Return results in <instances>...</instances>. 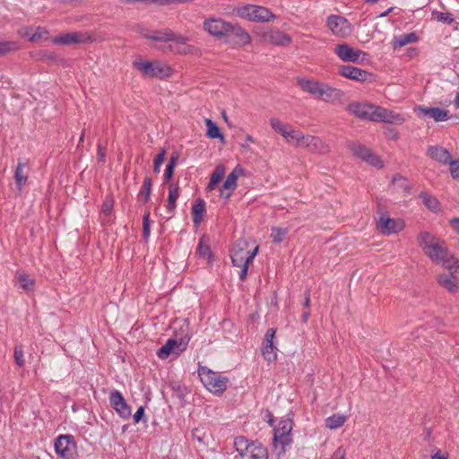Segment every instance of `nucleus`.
I'll return each mask as SVG.
<instances>
[{"mask_svg":"<svg viewBox=\"0 0 459 459\" xmlns=\"http://www.w3.org/2000/svg\"><path fill=\"white\" fill-rule=\"evenodd\" d=\"M258 249V246L250 248L249 242L244 238L237 240L230 249V258L233 265L241 269L239 273L241 281L247 278L248 266L257 255Z\"/></svg>","mask_w":459,"mask_h":459,"instance_id":"3","label":"nucleus"},{"mask_svg":"<svg viewBox=\"0 0 459 459\" xmlns=\"http://www.w3.org/2000/svg\"><path fill=\"white\" fill-rule=\"evenodd\" d=\"M49 32L47 29L42 27L33 28V35L30 37L31 42H38L41 39H47L48 38Z\"/></svg>","mask_w":459,"mask_h":459,"instance_id":"44","label":"nucleus"},{"mask_svg":"<svg viewBox=\"0 0 459 459\" xmlns=\"http://www.w3.org/2000/svg\"><path fill=\"white\" fill-rule=\"evenodd\" d=\"M293 127L290 126L289 125H287V126L285 127L284 130H282L281 135L284 138V140L286 141L289 137V134L290 133V131L292 130Z\"/></svg>","mask_w":459,"mask_h":459,"instance_id":"63","label":"nucleus"},{"mask_svg":"<svg viewBox=\"0 0 459 459\" xmlns=\"http://www.w3.org/2000/svg\"><path fill=\"white\" fill-rule=\"evenodd\" d=\"M419 40V36L415 32H410L406 34L395 37L392 42L394 48H402L405 45L416 43Z\"/></svg>","mask_w":459,"mask_h":459,"instance_id":"32","label":"nucleus"},{"mask_svg":"<svg viewBox=\"0 0 459 459\" xmlns=\"http://www.w3.org/2000/svg\"><path fill=\"white\" fill-rule=\"evenodd\" d=\"M152 1L160 5L176 4V0H152Z\"/></svg>","mask_w":459,"mask_h":459,"instance_id":"61","label":"nucleus"},{"mask_svg":"<svg viewBox=\"0 0 459 459\" xmlns=\"http://www.w3.org/2000/svg\"><path fill=\"white\" fill-rule=\"evenodd\" d=\"M207 131L206 135L211 139H219L221 142H224V136L221 133L219 126L211 119L206 118L204 120Z\"/></svg>","mask_w":459,"mask_h":459,"instance_id":"37","label":"nucleus"},{"mask_svg":"<svg viewBox=\"0 0 459 459\" xmlns=\"http://www.w3.org/2000/svg\"><path fill=\"white\" fill-rule=\"evenodd\" d=\"M347 416L342 413H335L325 420V427L331 430L337 429L347 421Z\"/></svg>","mask_w":459,"mask_h":459,"instance_id":"31","label":"nucleus"},{"mask_svg":"<svg viewBox=\"0 0 459 459\" xmlns=\"http://www.w3.org/2000/svg\"><path fill=\"white\" fill-rule=\"evenodd\" d=\"M175 158H171L169 160V163L167 165L166 170H165V178L167 180L170 179V178L173 175L174 167H175Z\"/></svg>","mask_w":459,"mask_h":459,"instance_id":"54","label":"nucleus"},{"mask_svg":"<svg viewBox=\"0 0 459 459\" xmlns=\"http://www.w3.org/2000/svg\"><path fill=\"white\" fill-rule=\"evenodd\" d=\"M98 159L101 162L104 161V159H105V152L101 147H99V150H98Z\"/></svg>","mask_w":459,"mask_h":459,"instance_id":"64","label":"nucleus"},{"mask_svg":"<svg viewBox=\"0 0 459 459\" xmlns=\"http://www.w3.org/2000/svg\"><path fill=\"white\" fill-rule=\"evenodd\" d=\"M427 153L432 160L441 164H448L452 159L450 152L442 146H429Z\"/></svg>","mask_w":459,"mask_h":459,"instance_id":"27","label":"nucleus"},{"mask_svg":"<svg viewBox=\"0 0 459 459\" xmlns=\"http://www.w3.org/2000/svg\"><path fill=\"white\" fill-rule=\"evenodd\" d=\"M448 164H449V170H450L451 177L454 179H458L459 178V160L451 159L450 161L448 162Z\"/></svg>","mask_w":459,"mask_h":459,"instance_id":"49","label":"nucleus"},{"mask_svg":"<svg viewBox=\"0 0 459 459\" xmlns=\"http://www.w3.org/2000/svg\"><path fill=\"white\" fill-rule=\"evenodd\" d=\"M245 175L246 170L241 165L238 164L235 166L218 189L220 198L229 200L237 189L238 178Z\"/></svg>","mask_w":459,"mask_h":459,"instance_id":"12","label":"nucleus"},{"mask_svg":"<svg viewBox=\"0 0 459 459\" xmlns=\"http://www.w3.org/2000/svg\"><path fill=\"white\" fill-rule=\"evenodd\" d=\"M149 213H146L143 218V236L147 238L150 235V223H149Z\"/></svg>","mask_w":459,"mask_h":459,"instance_id":"58","label":"nucleus"},{"mask_svg":"<svg viewBox=\"0 0 459 459\" xmlns=\"http://www.w3.org/2000/svg\"><path fill=\"white\" fill-rule=\"evenodd\" d=\"M25 163L19 161L15 169V182L18 188H21L27 181V174L24 172Z\"/></svg>","mask_w":459,"mask_h":459,"instance_id":"39","label":"nucleus"},{"mask_svg":"<svg viewBox=\"0 0 459 459\" xmlns=\"http://www.w3.org/2000/svg\"><path fill=\"white\" fill-rule=\"evenodd\" d=\"M350 150L352 154L358 158L362 159L369 165L376 168H382L384 166L381 159L374 154L370 149L367 148L364 145L360 144H351L350 146Z\"/></svg>","mask_w":459,"mask_h":459,"instance_id":"20","label":"nucleus"},{"mask_svg":"<svg viewBox=\"0 0 459 459\" xmlns=\"http://www.w3.org/2000/svg\"><path fill=\"white\" fill-rule=\"evenodd\" d=\"M56 54L49 50H41L38 54V59L42 61H56Z\"/></svg>","mask_w":459,"mask_h":459,"instance_id":"47","label":"nucleus"},{"mask_svg":"<svg viewBox=\"0 0 459 459\" xmlns=\"http://www.w3.org/2000/svg\"><path fill=\"white\" fill-rule=\"evenodd\" d=\"M134 67L143 76L159 80H167L174 74L171 65L159 59L138 58L134 61Z\"/></svg>","mask_w":459,"mask_h":459,"instance_id":"4","label":"nucleus"},{"mask_svg":"<svg viewBox=\"0 0 459 459\" xmlns=\"http://www.w3.org/2000/svg\"><path fill=\"white\" fill-rule=\"evenodd\" d=\"M16 281L19 288L26 291L32 290L35 286V280L25 273H18Z\"/></svg>","mask_w":459,"mask_h":459,"instance_id":"33","label":"nucleus"},{"mask_svg":"<svg viewBox=\"0 0 459 459\" xmlns=\"http://www.w3.org/2000/svg\"><path fill=\"white\" fill-rule=\"evenodd\" d=\"M339 74L346 78L359 82H373V74L351 65H341L338 68Z\"/></svg>","mask_w":459,"mask_h":459,"instance_id":"17","label":"nucleus"},{"mask_svg":"<svg viewBox=\"0 0 459 459\" xmlns=\"http://www.w3.org/2000/svg\"><path fill=\"white\" fill-rule=\"evenodd\" d=\"M413 110L418 116L432 118L435 122H445L451 117L449 110L440 108L416 106Z\"/></svg>","mask_w":459,"mask_h":459,"instance_id":"21","label":"nucleus"},{"mask_svg":"<svg viewBox=\"0 0 459 459\" xmlns=\"http://www.w3.org/2000/svg\"><path fill=\"white\" fill-rule=\"evenodd\" d=\"M303 148L318 154H327L330 152V145L322 138L307 134Z\"/></svg>","mask_w":459,"mask_h":459,"instance_id":"24","label":"nucleus"},{"mask_svg":"<svg viewBox=\"0 0 459 459\" xmlns=\"http://www.w3.org/2000/svg\"><path fill=\"white\" fill-rule=\"evenodd\" d=\"M55 449L58 455L69 458L74 455L75 444L69 435L60 436L55 442Z\"/></svg>","mask_w":459,"mask_h":459,"instance_id":"23","label":"nucleus"},{"mask_svg":"<svg viewBox=\"0 0 459 459\" xmlns=\"http://www.w3.org/2000/svg\"><path fill=\"white\" fill-rule=\"evenodd\" d=\"M237 42L242 46L249 45L251 43V36L249 33L238 24L232 23V30H230Z\"/></svg>","mask_w":459,"mask_h":459,"instance_id":"30","label":"nucleus"},{"mask_svg":"<svg viewBox=\"0 0 459 459\" xmlns=\"http://www.w3.org/2000/svg\"><path fill=\"white\" fill-rule=\"evenodd\" d=\"M18 35L22 38H26L30 41V37L33 35V28L22 27L18 30Z\"/></svg>","mask_w":459,"mask_h":459,"instance_id":"53","label":"nucleus"},{"mask_svg":"<svg viewBox=\"0 0 459 459\" xmlns=\"http://www.w3.org/2000/svg\"><path fill=\"white\" fill-rule=\"evenodd\" d=\"M226 172V168L223 164H218L212 173L211 174L210 181L207 185L206 190L213 191L218 183L222 179Z\"/></svg>","mask_w":459,"mask_h":459,"instance_id":"29","label":"nucleus"},{"mask_svg":"<svg viewBox=\"0 0 459 459\" xmlns=\"http://www.w3.org/2000/svg\"><path fill=\"white\" fill-rule=\"evenodd\" d=\"M293 429L292 417L288 414L282 417L273 430V451L282 455L287 446L292 443L291 431Z\"/></svg>","mask_w":459,"mask_h":459,"instance_id":"6","label":"nucleus"},{"mask_svg":"<svg viewBox=\"0 0 459 459\" xmlns=\"http://www.w3.org/2000/svg\"><path fill=\"white\" fill-rule=\"evenodd\" d=\"M83 41V34L79 32H69L56 36L52 39V42L56 45L70 46L79 44Z\"/></svg>","mask_w":459,"mask_h":459,"instance_id":"26","label":"nucleus"},{"mask_svg":"<svg viewBox=\"0 0 459 459\" xmlns=\"http://www.w3.org/2000/svg\"><path fill=\"white\" fill-rule=\"evenodd\" d=\"M333 52L342 62L363 64L367 58L365 52L354 48L346 43L336 45Z\"/></svg>","mask_w":459,"mask_h":459,"instance_id":"15","label":"nucleus"},{"mask_svg":"<svg viewBox=\"0 0 459 459\" xmlns=\"http://www.w3.org/2000/svg\"><path fill=\"white\" fill-rule=\"evenodd\" d=\"M306 135L307 134H304L301 131L292 128L286 143L295 145L296 147L303 148Z\"/></svg>","mask_w":459,"mask_h":459,"instance_id":"38","label":"nucleus"},{"mask_svg":"<svg viewBox=\"0 0 459 459\" xmlns=\"http://www.w3.org/2000/svg\"><path fill=\"white\" fill-rule=\"evenodd\" d=\"M179 196V189L178 186L171 185L169 189V200H171L172 202H177L178 198Z\"/></svg>","mask_w":459,"mask_h":459,"instance_id":"52","label":"nucleus"},{"mask_svg":"<svg viewBox=\"0 0 459 459\" xmlns=\"http://www.w3.org/2000/svg\"><path fill=\"white\" fill-rule=\"evenodd\" d=\"M109 401L114 410L124 419H127L131 415V409L118 391H113L110 394Z\"/></svg>","mask_w":459,"mask_h":459,"instance_id":"25","label":"nucleus"},{"mask_svg":"<svg viewBox=\"0 0 459 459\" xmlns=\"http://www.w3.org/2000/svg\"><path fill=\"white\" fill-rule=\"evenodd\" d=\"M152 179L146 177L143 179V186L139 193V197L143 199L144 203L148 202L150 199L151 192H152Z\"/></svg>","mask_w":459,"mask_h":459,"instance_id":"41","label":"nucleus"},{"mask_svg":"<svg viewBox=\"0 0 459 459\" xmlns=\"http://www.w3.org/2000/svg\"><path fill=\"white\" fill-rule=\"evenodd\" d=\"M204 30L216 39H223L230 35L232 23L221 18L209 17L204 21Z\"/></svg>","mask_w":459,"mask_h":459,"instance_id":"14","label":"nucleus"},{"mask_svg":"<svg viewBox=\"0 0 459 459\" xmlns=\"http://www.w3.org/2000/svg\"><path fill=\"white\" fill-rule=\"evenodd\" d=\"M197 254L200 257L207 258L208 260L212 258V252L205 237H202L199 240Z\"/></svg>","mask_w":459,"mask_h":459,"instance_id":"40","label":"nucleus"},{"mask_svg":"<svg viewBox=\"0 0 459 459\" xmlns=\"http://www.w3.org/2000/svg\"><path fill=\"white\" fill-rule=\"evenodd\" d=\"M346 451L342 446H339L332 455L331 459H345Z\"/></svg>","mask_w":459,"mask_h":459,"instance_id":"56","label":"nucleus"},{"mask_svg":"<svg viewBox=\"0 0 459 459\" xmlns=\"http://www.w3.org/2000/svg\"><path fill=\"white\" fill-rule=\"evenodd\" d=\"M377 105L370 104L368 102L352 101L348 104L347 110L354 115L355 117L373 122Z\"/></svg>","mask_w":459,"mask_h":459,"instance_id":"18","label":"nucleus"},{"mask_svg":"<svg viewBox=\"0 0 459 459\" xmlns=\"http://www.w3.org/2000/svg\"><path fill=\"white\" fill-rule=\"evenodd\" d=\"M255 143V138L251 134H247L245 135L244 142L242 143H240V147L242 149L247 150V149H249L250 145Z\"/></svg>","mask_w":459,"mask_h":459,"instance_id":"57","label":"nucleus"},{"mask_svg":"<svg viewBox=\"0 0 459 459\" xmlns=\"http://www.w3.org/2000/svg\"><path fill=\"white\" fill-rule=\"evenodd\" d=\"M18 49L19 44L16 41H0V56Z\"/></svg>","mask_w":459,"mask_h":459,"instance_id":"43","label":"nucleus"},{"mask_svg":"<svg viewBox=\"0 0 459 459\" xmlns=\"http://www.w3.org/2000/svg\"><path fill=\"white\" fill-rule=\"evenodd\" d=\"M232 14L252 22H270L277 18L269 8L252 4L235 6Z\"/></svg>","mask_w":459,"mask_h":459,"instance_id":"5","label":"nucleus"},{"mask_svg":"<svg viewBox=\"0 0 459 459\" xmlns=\"http://www.w3.org/2000/svg\"><path fill=\"white\" fill-rule=\"evenodd\" d=\"M326 26L328 30L335 37L345 39L349 37L352 32V26L342 16L332 14L326 19Z\"/></svg>","mask_w":459,"mask_h":459,"instance_id":"16","label":"nucleus"},{"mask_svg":"<svg viewBox=\"0 0 459 459\" xmlns=\"http://www.w3.org/2000/svg\"><path fill=\"white\" fill-rule=\"evenodd\" d=\"M198 376L204 388L215 395L222 394L227 389L229 378L205 366L199 367Z\"/></svg>","mask_w":459,"mask_h":459,"instance_id":"7","label":"nucleus"},{"mask_svg":"<svg viewBox=\"0 0 459 459\" xmlns=\"http://www.w3.org/2000/svg\"><path fill=\"white\" fill-rule=\"evenodd\" d=\"M269 123H270L272 129L279 134H281L282 130H284L285 127L287 126V124L283 123L281 120H280L277 117L270 118Z\"/></svg>","mask_w":459,"mask_h":459,"instance_id":"46","label":"nucleus"},{"mask_svg":"<svg viewBox=\"0 0 459 459\" xmlns=\"http://www.w3.org/2000/svg\"><path fill=\"white\" fill-rule=\"evenodd\" d=\"M297 84L303 91L327 102H334L343 97V91L341 90L313 78L298 77Z\"/></svg>","mask_w":459,"mask_h":459,"instance_id":"2","label":"nucleus"},{"mask_svg":"<svg viewBox=\"0 0 459 459\" xmlns=\"http://www.w3.org/2000/svg\"><path fill=\"white\" fill-rule=\"evenodd\" d=\"M151 39L157 42H167L169 45L166 48H162L164 52L171 51L177 54H190L193 48L186 44V39L175 35L171 30H165L157 31L150 36Z\"/></svg>","mask_w":459,"mask_h":459,"instance_id":"8","label":"nucleus"},{"mask_svg":"<svg viewBox=\"0 0 459 459\" xmlns=\"http://www.w3.org/2000/svg\"><path fill=\"white\" fill-rule=\"evenodd\" d=\"M442 266L448 271V274L459 281V259L452 254L447 261L442 264Z\"/></svg>","mask_w":459,"mask_h":459,"instance_id":"35","label":"nucleus"},{"mask_svg":"<svg viewBox=\"0 0 459 459\" xmlns=\"http://www.w3.org/2000/svg\"><path fill=\"white\" fill-rule=\"evenodd\" d=\"M432 17L438 22H442L448 23V24H450L454 22L453 15L447 12L433 11Z\"/></svg>","mask_w":459,"mask_h":459,"instance_id":"45","label":"nucleus"},{"mask_svg":"<svg viewBox=\"0 0 459 459\" xmlns=\"http://www.w3.org/2000/svg\"><path fill=\"white\" fill-rule=\"evenodd\" d=\"M190 341V335L186 333L180 338H170L157 351V356L160 359H167L169 355H179L187 347Z\"/></svg>","mask_w":459,"mask_h":459,"instance_id":"13","label":"nucleus"},{"mask_svg":"<svg viewBox=\"0 0 459 459\" xmlns=\"http://www.w3.org/2000/svg\"><path fill=\"white\" fill-rule=\"evenodd\" d=\"M437 281L440 286L451 293H455L458 290L459 281L446 273H440Z\"/></svg>","mask_w":459,"mask_h":459,"instance_id":"28","label":"nucleus"},{"mask_svg":"<svg viewBox=\"0 0 459 459\" xmlns=\"http://www.w3.org/2000/svg\"><path fill=\"white\" fill-rule=\"evenodd\" d=\"M192 437L200 444L205 443V432L201 429H194L192 430Z\"/></svg>","mask_w":459,"mask_h":459,"instance_id":"51","label":"nucleus"},{"mask_svg":"<svg viewBox=\"0 0 459 459\" xmlns=\"http://www.w3.org/2000/svg\"><path fill=\"white\" fill-rule=\"evenodd\" d=\"M234 447L240 459H267V449L258 442L247 440L244 437H238L234 440Z\"/></svg>","mask_w":459,"mask_h":459,"instance_id":"9","label":"nucleus"},{"mask_svg":"<svg viewBox=\"0 0 459 459\" xmlns=\"http://www.w3.org/2000/svg\"><path fill=\"white\" fill-rule=\"evenodd\" d=\"M114 202L112 198H106L102 204V212L104 213H109L113 209Z\"/></svg>","mask_w":459,"mask_h":459,"instance_id":"55","label":"nucleus"},{"mask_svg":"<svg viewBox=\"0 0 459 459\" xmlns=\"http://www.w3.org/2000/svg\"><path fill=\"white\" fill-rule=\"evenodd\" d=\"M164 160H165V151L162 150L154 159L153 169L156 173L160 172V166L164 162Z\"/></svg>","mask_w":459,"mask_h":459,"instance_id":"50","label":"nucleus"},{"mask_svg":"<svg viewBox=\"0 0 459 459\" xmlns=\"http://www.w3.org/2000/svg\"><path fill=\"white\" fill-rule=\"evenodd\" d=\"M451 226L453 230L459 235V218L453 219L451 221Z\"/></svg>","mask_w":459,"mask_h":459,"instance_id":"62","label":"nucleus"},{"mask_svg":"<svg viewBox=\"0 0 459 459\" xmlns=\"http://www.w3.org/2000/svg\"><path fill=\"white\" fill-rule=\"evenodd\" d=\"M375 116L373 122H384L400 126L406 120L403 115L380 106H377Z\"/></svg>","mask_w":459,"mask_h":459,"instance_id":"22","label":"nucleus"},{"mask_svg":"<svg viewBox=\"0 0 459 459\" xmlns=\"http://www.w3.org/2000/svg\"><path fill=\"white\" fill-rule=\"evenodd\" d=\"M425 206L432 212H438L441 211V205L439 201L433 195L427 193H421L420 195Z\"/></svg>","mask_w":459,"mask_h":459,"instance_id":"34","label":"nucleus"},{"mask_svg":"<svg viewBox=\"0 0 459 459\" xmlns=\"http://www.w3.org/2000/svg\"><path fill=\"white\" fill-rule=\"evenodd\" d=\"M254 34L262 41L278 46H288L291 38L275 28H256Z\"/></svg>","mask_w":459,"mask_h":459,"instance_id":"11","label":"nucleus"},{"mask_svg":"<svg viewBox=\"0 0 459 459\" xmlns=\"http://www.w3.org/2000/svg\"><path fill=\"white\" fill-rule=\"evenodd\" d=\"M289 230L287 228L273 227L272 229L271 238L273 243H281L287 236Z\"/></svg>","mask_w":459,"mask_h":459,"instance_id":"42","label":"nucleus"},{"mask_svg":"<svg viewBox=\"0 0 459 459\" xmlns=\"http://www.w3.org/2000/svg\"><path fill=\"white\" fill-rule=\"evenodd\" d=\"M416 239L423 253L435 264H442L452 255L445 241L430 232L421 231Z\"/></svg>","mask_w":459,"mask_h":459,"instance_id":"1","label":"nucleus"},{"mask_svg":"<svg viewBox=\"0 0 459 459\" xmlns=\"http://www.w3.org/2000/svg\"><path fill=\"white\" fill-rule=\"evenodd\" d=\"M204 212L205 204L203 200L200 199L196 201L192 208L193 221L196 227H198L203 221Z\"/></svg>","mask_w":459,"mask_h":459,"instance_id":"36","label":"nucleus"},{"mask_svg":"<svg viewBox=\"0 0 459 459\" xmlns=\"http://www.w3.org/2000/svg\"><path fill=\"white\" fill-rule=\"evenodd\" d=\"M449 455L447 452L437 451L431 455V459H448Z\"/></svg>","mask_w":459,"mask_h":459,"instance_id":"59","label":"nucleus"},{"mask_svg":"<svg viewBox=\"0 0 459 459\" xmlns=\"http://www.w3.org/2000/svg\"><path fill=\"white\" fill-rule=\"evenodd\" d=\"M13 357H14L15 363L19 367L24 366V364H25L24 355H23L22 348L21 346H15Z\"/></svg>","mask_w":459,"mask_h":459,"instance_id":"48","label":"nucleus"},{"mask_svg":"<svg viewBox=\"0 0 459 459\" xmlns=\"http://www.w3.org/2000/svg\"><path fill=\"white\" fill-rule=\"evenodd\" d=\"M377 230L384 235H395L405 228V221L401 218H392L387 213H382L376 223Z\"/></svg>","mask_w":459,"mask_h":459,"instance_id":"10","label":"nucleus"},{"mask_svg":"<svg viewBox=\"0 0 459 459\" xmlns=\"http://www.w3.org/2000/svg\"><path fill=\"white\" fill-rule=\"evenodd\" d=\"M144 414V409L143 406L139 407L136 412L134 414V423H138Z\"/></svg>","mask_w":459,"mask_h":459,"instance_id":"60","label":"nucleus"},{"mask_svg":"<svg viewBox=\"0 0 459 459\" xmlns=\"http://www.w3.org/2000/svg\"><path fill=\"white\" fill-rule=\"evenodd\" d=\"M276 330L269 328L265 334L261 346V353L264 360L268 363L274 362L277 359V347L274 343Z\"/></svg>","mask_w":459,"mask_h":459,"instance_id":"19","label":"nucleus"}]
</instances>
